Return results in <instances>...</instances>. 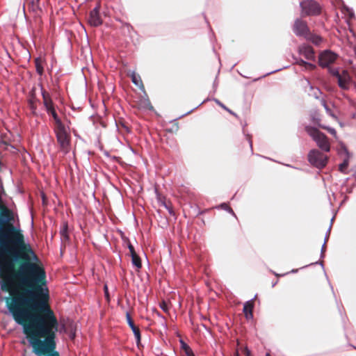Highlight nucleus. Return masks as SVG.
Masks as SVG:
<instances>
[{"instance_id": "5701e85b", "label": "nucleus", "mask_w": 356, "mask_h": 356, "mask_svg": "<svg viewBox=\"0 0 356 356\" xmlns=\"http://www.w3.org/2000/svg\"><path fill=\"white\" fill-rule=\"evenodd\" d=\"M36 69H37V72L40 74H42V71H43V69L42 67H40L39 65H36Z\"/></svg>"}, {"instance_id": "0eeeda50", "label": "nucleus", "mask_w": 356, "mask_h": 356, "mask_svg": "<svg viewBox=\"0 0 356 356\" xmlns=\"http://www.w3.org/2000/svg\"><path fill=\"white\" fill-rule=\"evenodd\" d=\"M337 55L330 50L323 51L318 58L319 65L323 67H328L337 59Z\"/></svg>"}, {"instance_id": "412c9836", "label": "nucleus", "mask_w": 356, "mask_h": 356, "mask_svg": "<svg viewBox=\"0 0 356 356\" xmlns=\"http://www.w3.org/2000/svg\"><path fill=\"white\" fill-rule=\"evenodd\" d=\"M161 308L165 312H167L168 311V307L167 305V304L165 302H162L161 304Z\"/></svg>"}, {"instance_id": "9d476101", "label": "nucleus", "mask_w": 356, "mask_h": 356, "mask_svg": "<svg viewBox=\"0 0 356 356\" xmlns=\"http://www.w3.org/2000/svg\"><path fill=\"white\" fill-rule=\"evenodd\" d=\"M88 22L93 26H98L102 24L99 15V7H95L90 13Z\"/></svg>"}, {"instance_id": "39448f33", "label": "nucleus", "mask_w": 356, "mask_h": 356, "mask_svg": "<svg viewBox=\"0 0 356 356\" xmlns=\"http://www.w3.org/2000/svg\"><path fill=\"white\" fill-rule=\"evenodd\" d=\"M302 15H315L320 13L319 6L312 0H307L300 3Z\"/></svg>"}, {"instance_id": "c9c22d12", "label": "nucleus", "mask_w": 356, "mask_h": 356, "mask_svg": "<svg viewBox=\"0 0 356 356\" xmlns=\"http://www.w3.org/2000/svg\"><path fill=\"white\" fill-rule=\"evenodd\" d=\"M266 356H270V355L268 353H267V354L266 355Z\"/></svg>"}, {"instance_id": "393cba45", "label": "nucleus", "mask_w": 356, "mask_h": 356, "mask_svg": "<svg viewBox=\"0 0 356 356\" xmlns=\"http://www.w3.org/2000/svg\"><path fill=\"white\" fill-rule=\"evenodd\" d=\"M215 102L222 108H226V106L223 104H222L219 100L215 99Z\"/></svg>"}, {"instance_id": "b1692460", "label": "nucleus", "mask_w": 356, "mask_h": 356, "mask_svg": "<svg viewBox=\"0 0 356 356\" xmlns=\"http://www.w3.org/2000/svg\"><path fill=\"white\" fill-rule=\"evenodd\" d=\"M330 72L337 78V74H341L337 70L334 69L330 71Z\"/></svg>"}, {"instance_id": "f257e3e1", "label": "nucleus", "mask_w": 356, "mask_h": 356, "mask_svg": "<svg viewBox=\"0 0 356 356\" xmlns=\"http://www.w3.org/2000/svg\"><path fill=\"white\" fill-rule=\"evenodd\" d=\"M14 245L24 250L17 269L5 250L0 249V282L3 290L11 296L8 309L15 322L22 326L32 352L36 356H60L56 348L58 321L51 309L46 273L31 250H27L19 229L10 226Z\"/></svg>"}, {"instance_id": "7ed1b4c3", "label": "nucleus", "mask_w": 356, "mask_h": 356, "mask_svg": "<svg viewBox=\"0 0 356 356\" xmlns=\"http://www.w3.org/2000/svg\"><path fill=\"white\" fill-rule=\"evenodd\" d=\"M309 163L318 168H324L327 161V157L318 150L312 149L308 154Z\"/></svg>"}, {"instance_id": "aec40b11", "label": "nucleus", "mask_w": 356, "mask_h": 356, "mask_svg": "<svg viewBox=\"0 0 356 356\" xmlns=\"http://www.w3.org/2000/svg\"><path fill=\"white\" fill-rule=\"evenodd\" d=\"M220 207L226 211H227L228 212H229L230 213H232V215L235 216L233 210L227 204H222L220 205Z\"/></svg>"}, {"instance_id": "2eb2a0df", "label": "nucleus", "mask_w": 356, "mask_h": 356, "mask_svg": "<svg viewBox=\"0 0 356 356\" xmlns=\"http://www.w3.org/2000/svg\"><path fill=\"white\" fill-rule=\"evenodd\" d=\"M297 63L299 65L303 67L307 70H314L316 67L315 65L312 64L310 63H307L306 61H304L302 59H300L299 60H298Z\"/></svg>"}, {"instance_id": "ddd939ff", "label": "nucleus", "mask_w": 356, "mask_h": 356, "mask_svg": "<svg viewBox=\"0 0 356 356\" xmlns=\"http://www.w3.org/2000/svg\"><path fill=\"white\" fill-rule=\"evenodd\" d=\"M126 316H127V323H128L129 325L130 326V327L131 328V330L134 334V336L136 339V341L138 343L140 341V330L138 327H136L135 326L129 313H127Z\"/></svg>"}, {"instance_id": "f8f14e48", "label": "nucleus", "mask_w": 356, "mask_h": 356, "mask_svg": "<svg viewBox=\"0 0 356 356\" xmlns=\"http://www.w3.org/2000/svg\"><path fill=\"white\" fill-rule=\"evenodd\" d=\"M254 304L253 300H248L245 302L243 306V312L247 319L252 318V309H253Z\"/></svg>"}, {"instance_id": "6ab92c4d", "label": "nucleus", "mask_w": 356, "mask_h": 356, "mask_svg": "<svg viewBox=\"0 0 356 356\" xmlns=\"http://www.w3.org/2000/svg\"><path fill=\"white\" fill-rule=\"evenodd\" d=\"M321 127H322L323 129H327L328 131V132L330 134H331L332 136H336L337 135V132L335 131V129L334 128H332V127H325V126H321L320 125Z\"/></svg>"}, {"instance_id": "9b49d317", "label": "nucleus", "mask_w": 356, "mask_h": 356, "mask_svg": "<svg viewBox=\"0 0 356 356\" xmlns=\"http://www.w3.org/2000/svg\"><path fill=\"white\" fill-rule=\"evenodd\" d=\"M299 54L307 60H314L315 56L313 49L308 45H302L299 47Z\"/></svg>"}, {"instance_id": "1a4fd4ad", "label": "nucleus", "mask_w": 356, "mask_h": 356, "mask_svg": "<svg viewBox=\"0 0 356 356\" xmlns=\"http://www.w3.org/2000/svg\"><path fill=\"white\" fill-rule=\"evenodd\" d=\"M337 81L341 88L348 89L350 84V76L348 72L343 70L341 74H337Z\"/></svg>"}, {"instance_id": "cd10ccee", "label": "nucleus", "mask_w": 356, "mask_h": 356, "mask_svg": "<svg viewBox=\"0 0 356 356\" xmlns=\"http://www.w3.org/2000/svg\"><path fill=\"white\" fill-rule=\"evenodd\" d=\"M104 291H105V295L108 298V288H107L106 285L104 286Z\"/></svg>"}, {"instance_id": "f03ea898", "label": "nucleus", "mask_w": 356, "mask_h": 356, "mask_svg": "<svg viewBox=\"0 0 356 356\" xmlns=\"http://www.w3.org/2000/svg\"><path fill=\"white\" fill-rule=\"evenodd\" d=\"M306 131L316 143L319 148L325 152L330 151V144L327 141L326 136L324 134L320 132L317 129L311 127H307Z\"/></svg>"}, {"instance_id": "a211bd4d", "label": "nucleus", "mask_w": 356, "mask_h": 356, "mask_svg": "<svg viewBox=\"0 0 356 356\" xmlns=\"http://www.w3.org/2000/svg\"><path fill=\"white\" fill-rule=\"evenodd\" d=\"M348 157L344 160V161L340 164L339 165V170L341 171V172H344L346 170V169L348 167Z\"/></svg>"}, {"instance_id": "423d86ee", "label": "nucleus", "mask_w": 356, "mask_h": 356, "mask_svg": "<svg viewBox=\"0 0 356 356\" xmlns=\"http://www.w3.org/2000/svg\"><path fill=\"white\" fill-rule=\"evenodd\" d=\"M58 142L60 147L65 153L68 152L69 136L64 125L56 128Z\"/></svg>"}, {"instance_id": "bb28decb", "label": "nucleus", "mask_w": 356, "mask_h": 356, "mask_svg": "<svg viewBox=\"0 0 356 356\" xmlns=\"http://www.w3.org/2000/svg\"><path fill=\"white\" fill-rule=\"evenodd\" d=\"M322 104H323V106L325 107V108L326 109L327 112V113H330V109L327 107V106H326V104H325V102H324V101H323V102H322Z\"/></svg>"}, {"instance_id": "7c9ffc66", "label": "nucleus", "mask_w": 356, "mask_h": 356, "mask_svg": "<svg viewBox=\"0 0 356 356\" xmlns=\"http://www.w3.org/2000/svg\"><path fill=\"white\" fill-rule=\"evenodd\" d=\"M225 110L227 111L229 113H230L232 115H235L232 111H230L229 108L226 107V108H224Z\"/></svg>"}, {"instance_id": "dca6fc26", "label": "nucleus", "mask_w": 356, "mask_h": 356, "mask_svg": "<svg viewBox=\"0 0 356 356\" xmlns=\"http://www.w3.org/2000/svg\"><path fill=\"white\" fill-rule=\"evenodd\" d=\"M131 80L136 86H138L139 88H143L140 77L136 74L134 72H132L131 74Z\"/></svg>"}, {"instance_id": "473e14b6", "label": "nucleus", "mask_w": 356, "mask_h": 356, "mask_svg": "<svg viewBox=\"0 0 356 356\" xmlns=\"http://www.w3.org/2000/svg\"><path fill=\"white\" fill-rule=\"evenodd\" d=\"M343 149L344 152L348 154V153L347 149H346V147H343Z\"/></svg>"}, {"instance_id": "20e7f679", "label": "nucleus", "mask_w": 356, "mask_h": 356, "mask_svg": "<svg viewBox=\"0 0 356 356\" xmlns=\"http://www.w3.org/2000/svg\"><path fill=\"white\" fill-rule=\"evenodd\" d=\"M42 95L44 105L46 108V110L49 114H51L52 115V117L56 122V127L63 126V123L61 122L60 120L58 118V116L56 113V111L54 107L53 102H52L49 93L46 92L45 91H42Z\"/></svg>"}, {"instance_id": "6e6552de", "label": "nucleus", "mask_w": 356, "mask_h": 356, "mask_svg": "<svg viewBox=\"0 0 356 356\" xmlns=\"http://www.w3.org/2000/svg\"><path fill=\"white\" fill-rule=\"evenodd\" d=\"M293 30L297 36L308 38L309 29L306 22H303L302 20L299 19H296L295 21Z\"/></svg>"}, {"instance_id": "e433bc0d", "label": "nucleus", "mask_w": 356, "mask_h": 356, "mask_svg": "<svg viewBox=\"0 0 356 356\" xmlns=\"http://www.w3.org/2000/svg\"><path fill=\"white\" fill-rule=\"evenodd\" d=\"M36 1H38V0H36Z\"/></svg>"}, {"instance_id": "4be33fe9", "label": "nucleus", "mask_w": 356, "mask_h": 356, "mask_svg": "<svg viewBox=\"0 0 356 356\" xmlns=\"http://www.w3.org/2000/svg\"><path fill=\"white\" fill-rule=\"evenodd\" d=\"M128 247H129V252H130L131 256L133 255V254H136L132 245L129 244Z\"/></svg>"}, {"instance_id": "f3484780", "label": "nucleus", "mask_w": 356, "mask_h": 356, "mask_svg": "<svg viewBox=\"0 0 356 356\" xmlns=\"http://www.w3.org/2000/svg\"><path fill=\"white\" fill-rule=\"evenodd\" d=\"M131 261H132V264L137 269H140L141 268V261H140V257L137 255V254L131 255Z\"/></svg>"}, {"instance_id": "2f4dec72", "label": "nucleus", "mask_w": 356, "mask_h": 356, "mask_svg": "<svg viewBox=\"0 0 356 356\" xmlns=\"http://www.w3.org/2000/svg\"><path fill=\"white\" fill-rule=\"evenodd\" d=\"M325 242L324 243V244L323 245V247H322V252L324 251L325 250Z\"/></svg>"}, {"instance_id": "f704fd0d", "label": "nucleus", "mask_w": 356, "mask_h": 356, "mask_svg": "<svg viewBox=\"0 0 356 356\" xmlns=\"http://www.w3.org/2000/svg\"><path fill=\"white\" fill-rule=\"evenodd\" d=\"M314 95H315L316 97H318V96H317V92H314Z\"/></svg>"}, {"instance_id": "c85d7f7f", "label": "nucleus", "mask_w": 356, "mask_h": 356, "mask_svg": "<svg viewBox=\"0 0 356 356\" xmlns=\"http://www.w3.org/2000/svg\"><path fill=\"white\" fill-rule=\"evenodd\" d=\"M225 110L227 111L229 113H230L232 115H235L232 111H230L229 108L226 107V108H224Z\"/></svg>"}, {"instance_id": "c756f323", "label": "nucleus", "mask_w": 356, "mask_h": 356, "mask_svg": "<svg viewBox=\"0 0 356 356\" xmlns=\"http://www.w3.org/2000/svg\"><path fill=\"white\" fill-rule=\"evenodd\" d=\"M225 110L227 111L229 113H230L232 115H235L232 111H230L229 108L226 107V108H224Z\"/></svg>"}, {"instance_id": "72a5a7b5", "label": "nucleus", "mask_w": 356, "mask_h": 356, "mask_svg": "<svg viewBox=\"0 0 356 356\" xmlns=\"http://www.w3.org/2000/svg\"><path fill=\"white\" fill-rule=\"evenodd\" d=\"M70 337H71L72 339H73V338L74 337V334H71V336H70Z\"/></svg>"}, {"instance_id": "4468645a", "label": "nucleus", "mask_w": 356, "mask_h": 356, "mask_svg": "<svg viewBox=\"0 0 356 356\" xmlns=\"http://www.w3.org/2000/svg\"><path fill=\"white\" fill-rule=\"evenodd\" d=\"M306 39L311 41L316 45H319L323 41V38L321 36L317 35H312L310 34V33L308 35V38Z\"/></svg>"}, {"instance_id": "a878e982", "label": "nucleus", "mask_w": 356, "mask_h": 356, "mask_svg": "<svg viewBox=\"0 0 356 356\" xmlns=\"http://www.w3.org/2000/svg\"><path fill=\"white\" fill-rule=\"evenodd\" d=\"M245 356H251L250 351L248 349V348H245L244 350Z\"/></svg>"}]
</instances>
